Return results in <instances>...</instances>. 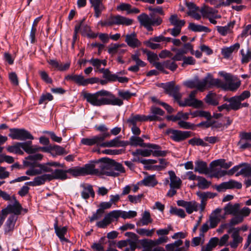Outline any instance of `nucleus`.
<instances>
[{
  "mask_svg": "<svg viewBox=\"0 0 251 251\" xmlns=\"http://www.w3.org/2000/svg\"><path fill=\"white\" fill-rule=\"evenodd\" d=\"M188 28L191 30L195 32H205L209 31V29L206 26L201 25H196L194 23H191L189 24Z\"/></svg>",
  "mask_w": 251,
  "mask_h": 251,
  "instance_id": "46",
  "label": "nucleus"
},
{
  "mask_svg": "<svg viewBox=\"0 0 251 251\" xmlns=\"http://www.w3.org/2000/svg\"><path fill=\"white\" fill-rule=\"evenodd\" d=\"M165 68L168 69L172 71H175L177 68V64L174 60H167L164 61Z\"/></svg>",
  "mask_w": 251,
  "mask_h": 251,
  "instance_id": "63",
  "label": "nucleus"
},
{
  "mask_svg": "<svg viewBox=\"0 0 251 251\" xmlns=\"http://www.w3.org/2000/svg\"><path fill=\"white\" fill-rule=\"evenodd\" d=\"M197 93V90L192 91L188 98L184 99L183 101L180 100L179 105L181 106H192L195 108H200L203 106V103L201 100L195 99V96Z\"/></svg>",
  "mask_w": 251,
  "mask_h": 251,
  "instance_id": "15",
  "label": "nucleus"
},
{
  "mask_svg": "<svg viewBox=\"0 0 251 251\" xmlns=\"http://www.w3.org/2000/svg\"><path fill=\"white\" fill-rule=\"evenodd\" d=\"M92 7H93L95 11V16L97 18L100 17L102 11L105 9V7L102 2L94 5Z\"/></svg>",
  "mask_w": 251,
  "mask_h": 251,
  "instance_id": "60",
  "label": "nucleus"
},
{
  "mask_svg": "<svg viewBox=\"0 0 251 251\" xmlns=\"http://www.w3.org/2000/svg\"><path fill=\"white\" fill-rule=\"evenodd\" d=\"M240 229L239 227H232L228 230V233H231L232 240L228 244L231 248L236 249L243 240V238L239 234Z\"/></svg>",
  "mask_w": 251,
  "mask_h": 251,
  "instance_id": "17",
  "label": "nucleus"
},
{
  "mask_svg": "<svg viewBox=\"0 0 251 251\" xmlns=\"http://www.w3.org/2000/svg\"><path fill=\"white\" fill-rule=\"evenodd\" d=\"M80 187L82 188L81 191V197L84 199H88L90 196L94 197L95 192L92 186L88 184H81Z\"/></svg>",
  "mask_w": 251,
  "mask_h": 251,
  "instance_id": "31",
  "label": "nucleus"
},
{
  "mask_svg": "<svg viewBox=\"0 0 251 251\" xmlns=\"http://www.w3.org/2000/svg\"><path fill=\"white\" fill-rule=\"evenodd\" d=\"M32 142L26 141L25 142H18L15 145L9 146L7 148V151L12 153L22 155L24 154L23 149L26 153L30 154V144Z\"/></svg>",
  "mask_w": 251,
  "mask_h": 251,
  "instance_id": "13",
  "label": "nucleus"
},
{
  "mask_svg": "<svg viewBox=\"0 0 251 251\" xmlns=\"http://www.w3.org/2000/svg\"><path fill=\"white\" fill-rule=\"evenodd\" d=\"M155 229H148L144 228H140L136 229V232L143 236L151 237L152 236Z\"/></svg>",
  "mask_w": 251,
  "mask_h": 251,
  "instance_id": "55",
  "label": "nucleus"
},
{
  "mask_svg": "<svg viewBox=\"0 0 251 251\" xmlns=\"http://www.w3.org/2000/svg\"><path fill=\"white\" fill-rule=\"evenodd\" d=\"M33 154L29 155L27 158L26 159L27 161H29L31 162L33 165H34L35 164H37L35 162L36 161H40L43 158V155L40 153H32ZM25 161L24 163L25 164Z\"/></svg>",
  "mask_w": 251,
  "mask_h": 251,
  "instance_id": "54",
  "label": "nucleus"
},
{
  "mask_svg": "<svg viewBox=\"0 0 251 251\" xmlns=\"http://www.w3.org/2000/svg\"><path fill=\"white\" fill-rule=\"evenodd\" d=\"M147 121V119L146 116L144 115L132 114L127 120V123L128 124L129 126H130L131 125H136L137 122H142Z\"/></svg>",
  "mask_w": 251,
  "mask_h": 251,
  "instance_id": "36",
  "label": "nucleus"
},
{
  "mask_svg": "<svg viewBox=\"0 0 251 251\" xmlns=\"http://www.w3.org/2000/svg\"><path fill=\"white\" fill-rule=\"evenodd\" d=\"M167 134L170 138L176 142L184 141L191 136V132L189 131H181L177 129H168Z\"/></svg>",
  "mask_w": 251,
  "mask_h": 251,
  "instance_id": "12",
  "label": "nucleus"
},
{
  "mask_svg": "<svg viewBox=\"0 0 251 251\" xmlns=\"http://www.w3.org/2000/svg\"><path fill=\"white\" fill-rule=\"evenodd\" d=\"M200 11L203 18H207L211 17H214L215 14L217 12V11L216 9L209 7L201 8Z\"/></svg>",
  "mask_w": 251,
  "mask_h": 251,
  "instance_id": "43",
  "label": "nucleus"
},
{
  "mask_svg": "<svg viewBox=\"0 0 251 251\" xmlns=\"http://www.w3.org/2000/svg\"><path fill=\"white\" fill-rule=\"evenodd\" d=\"M194 171L200 174H207L209 173L206 162L201 160H198L195 162Z\"/></svg>",
  "mask_w": 251,
  "mask_h": 251,
  "instance_id": "27",
  "label": "nucleus"
},
{
  "mask_svg": "<svg viewBox=\"0 0 251 251\" xmlns=\"http://www.w3.org/2000/svg\"><path fill=\"white\" fill-rule=\"evenodd\" d=\"M226 101L229 103L228 104L229 110L232 109L236 111L241 108L242 101L237 96L228 98L226 100Z\"/></svg>",
  "mask_w": 251,
  "mask_h": 251,
  "instance_id": "33",
  "label": "nucleus"
},
{
  "mask_svg": "<svg viewBox=\"0 0 251 251\" xmlns=\"http://www.w3.org/2000/svg\"><path fill=\"white\" fill-rule=\"evenodd\" d=\"M240 48V44L236 43L235 44L229 47H224L222 49L221 53L225 58H228L234 51H237Z\"/></svg>",
  "mask_w": 251,
  "mask_h": 251,
  "instance_id": "34",
  "label": "nucleus"
},
{
  "mask_svg": "<svg viewBox=\"0 0 251 251\" xmlns=\"http://www.w3.org/2000/svg\"><path fill=\"white\" fill-rule=\"evenodd\" d=\"M209 172L211 173L210 177H214L216 178L222 177L227 174V172L225 170H222V167L218 166H212Z\"/></svg>",
  "mask_w": 251,
  "mask_h": 251,
  "instance_id": "38",
  "label": "nucleus"
},
{
  "mask_svg": "<svg viewBox=\"0 0 251 251\" xmlns=\"http://www.w3.org/2000/svg\"><path fill=\"white\" fill-rule=\"evenodd\" d=\"M119 217L124 219H131L137 216V212L135 211L129 210L128 211L118 210Z\"/></svg>",
  "mask_w": 251,
  "mask_h": 251,
  "instance_id": "48",
  "label": "nucleus"
},
{
  "mask_svg": "<svg viewBox=\"0 0 251 251\" xmlns=\"http://www.w3.org/2000/svg\"><path fill=\"white\" fill-rule=\"evenodd\" d=\"M168 174L170 180V187L179 189L182 183L181 180L176 175L173 171H169Z\"/></svg>",
  "mask_w": 251,
  "mask_h": 251,
  "instance_id": "32",
  "label": "nucleus"
},
{
  "mask_svg": "<svg viewBox=\"0 0 251 251\" xmlns=\"http://www.w3.org/2000/svg\"><path fill=\"white\" fill-rule=\"evenodd\" d=\"M234 216L230 219L229 223L227 224L231 228H232L233 226L242 223L244 220L243 216H241V215H239V214Z\"/></svg>",
  "mask_w": 251,
  "mask_h": 251,
  "instance_id": "52",
  "label": "nucleus"
},
{
  "mask_svg": "<svg viewBox=\"0 0 251 251\" xmlns=\"http://www.w3.org/2000/svg\"><path fill=\"white\" fill-rule=\"evenodd\" d=\"M67 172L74 176L91 175L95 172V166L92 163L86 164L82 167H75L68 170Z\"/></svg>",
  "mask_w": 251,
  "mask_h": 251,
  "instance_id": "6",
  "label": "nucleus"
},
{
  "mask_svg": "<svg viewBox=\"0 0 251 251\" xmlns=\"http://www.w3.org/2000/svg\"><path fill=\"white\" fill-rule=\"evenodd\" d=\"M178 206L185 208L186 212L190 214L193 212L198 211L200 207V204L195 201H185L184 200H178L177 201Z\"/></svg>",
  "mask_w": 251,
  "mask_h": 251,
  "instance_id": "19",
  "label": "nucleus"
},
{
  "mask_svg": "<svg viewBox=\"0 0 251 251\" xmlns=\"http://www.w3.org/2000/svg\"><path fill=\"white\" fill-rule=\"evenodd\" d=\"M150 111V114L146 116L147 121H160L161 120L160 117L163 116L164 113L161 109L156 106L151 107Z\"/></svg>",
  "mask_w": 251,
  "mask_h": 251,
  "instance_id": "23",
  "label": "nucleus"
},
{
  "mask_svg": "<svg viewBox=\"0 0 251 251\" xmlns=\"http://www.w3.org/2000/svg\"><path fill=\"white\" fill-rule=\"evenodd\" d=\"M67 172L61 169H56L52 172L51 179L53 178L65 179L67 178L66 173Z\"/></svg>",
  "mask_w": 251,
  "mask_h": 251,
  "instance_id": "44",
  "label": "nucleus"
},
{
  "mask_svg": "<svg viewBox=\"0 0 251 251\" xmlns=\"http://www.w3.org/2000/svg\"><path fill=\"white\" fill-rule=\"evenodd\" d=\"M120 136H117L114 138L113 139L106 142H102L100 145V147L102 148H112V147H125L127 145V144L123 141L120 140Z\"/></svg>",
  "mask_w": 251,
  "mask_h": 251,
  "instance_id": "24",
  "label": "nucleus"
},
{
  "mask_svg": "<svg viewBox=\"0 0 251 251\" xmlns=\"http://www.w3.org/2000/svg\"><path fill=\"white\" fill-rule=\"evenodd\" d=\"M169 21L171 25L176 26H183L185 22L183 20H179L177 18V16L176 15H172L170 18H169Z\"/></svg>",
  "mask_w": 251,
  "mask_h": 251,
  "instance_id": "51",
  "label": "nucleus"
},
{
  "mask_svg": "<svg viewBox=\"0 0 251 251\" xmlns=\"http://www.w3.org/2000/svg\"><path fill=\"white\" fill-rule=\"evenodd\" d=\"M240 204L239 203H235L232 204L231 203H228L224 207V215H236L239 214Z\"/></svg>",
  "mask_w": 251,
  "mask_h": 251,
  "instance_id": "28",
  "label": "nucleus"
},
{
  "mask_svg": "<svg viewBox=\"0 0 251 251\" xmlns=\"http://www.w3.org/2000/svg\"><path fill=\"white\" fill-rule=\"evenodd\" d=\"M99 164V169H95V173L100 172L102 175L107 176H117V174L113 171L112 160L103 158L100 160Z\"/></svg>",
  "mask_w": 251,
  "mask_h": 251,
  "instance_id": "4",
  "label": "nucleus"
},
{
  "mask_svg": "<svg viewBox=\"0 0 251 251\" xmlns=\"http://www.w3.org/2000/svg\"><path fill=\"white\" fill-rule=\"evenodd\" d=\"M189 144L192 146H201L202 147H207L208 143L204 141V139L193 138L188 141Z\"/></svg>",
  "mask_w": 251,
  "mask_h": 251,
  "instance_id": "53",
  "label": "nucleus"
},
{
  "mask_svg": "<svg viewBox=\"0 0 251 251\" xmlns=\"http://www.w3.org/2000/svg\"><path fill=\"white\" fill-rule=\"evenodd\" d=\"M129 145L132 146H140L151 149H156L158 148L156 144L150 143H144L143 140L140 137L132 136L129 139Z\"/></svg>",
  "mask_w": 251,
  "mask_h": 251,
  "instance_id": "22",
  "label": "nucleus"
},
{
  "mask_svg": "<svg viewBox=\"0 0 251 251\" xmlns=\"http://www.w3.org/2000/svg\"><path fill=\"white\" fill-rule=\"evenodd\" d=\"M241 183L234 180H229L228 181L224 182L215 186L216 189L218 192H223L226 189H240L242 188Z\"/></svg>",
  "mask_w": 251,
  "mask_h": 251,
  "instance_id": "21",
  "label": "nucleus"
},
{
  "mask_svg": "<svg viewBox=\"0 0 251 251\" xmlns=\"http://www.w3.org/2000/svg\"><path fill=\"white\" fill-rule=\"evenodd\" d=\"M198 183L197 184L199 188L201 189H205L209 187L211 182L207 181L205 178L198 176L197 178Z\"/></svg>",
  "mask_w": 251,
  "mask_h": 251,
  "instance_id": "50",
  "label": "nucleus"
},
{
  "mask_svg": "<svg viewBox=\"0 0 251 251\" xmlns=\"http://www.w3.org/2000/svg\"><path fill=\"white\" fill-rule=\"evenodd\" d=\"M66 80H71L75 82L78 85L86 86L89 84H93L98 83L99 79L97 77H91L89 78H85L81 75L71 74L66 75L65 77Z\"/></svg>",
  "mask_w": 251,
  "mask_h": 251,
  "instance_id": "3",
  "label": "nucleus"
},
{
  "mask_svg": "<svg viewBox=\"0 0 251 251\" xmlns=\"http://www.w3.org/2000/svg\"><path fill=\"white\" fill-rule=\"evenodd\" d=\"M12 200L13 204H10L6 207V208L2 210L1 212L3 215H7L8 213H14V215H18L20 214L22 207L19 202L16 200L15 197L13 196Z\"/></svg>",
  "mask_w": 251,
  "mask_h": 251,
  "instance_id": "20",
  "label": "nucleus"
},
{
  "mask_svg": "<svg viewBox=\"0 0 251 251\" xmlns=\"http://www.w3.org/2000/svg\"><path fill=\"white\" fill-rule=\"evenodd\" d=\"M219 244V239L217 237L211 238L205 247L207 251H211V250Z\"/></svg>",
  "mask_w": 251,
  "mask_h": 251,
  "instance_id": "62",
  "label": "nucleus"
},
{
  "mask_svg": "<svg viewBox=\"0 0 251 251\" xmlns=\"http://www.w3.org/2000/svg\"><path fill=\"white\" fill-rule=\"evenodd\" d=\"M25 165L29 167H38L39 168V170L41 172V174L44 173L52 172L53 170L51 168L49 162L46 164H35L33 165L29 161L25 162Z\"/></svg>",
  "mask_w": 251,
  "mask_h": 251,
  "instance_id": "35",
  "label": "nucleus"
},
{
  "mask_svg": "<svg viewBox=\"0 0 251 251\" xmlns=\"http://www.w3.org/2000/svg\"><path fill=\"white\" fill-rule=\"evenodd\" d=\"M243 167H242L240 171L238 172L235 176H242L244 177H251V166L248 164H244Z\"/></svg>",
  "mask_w": 251,
  "mask_h": 251,
  "instance_id": "42",
  "label": "nucleus"
},
{
  "mask_svg": "<svg viewBox=\"0 0 251 251\" xmlns=\"http://www.w3.org/2000/svg\"><path fill=\"white\" fill-rule=\"evenodd\" d=\"M210 165L211 166H220L225 169H228L232 165V163L231 162H225L224 160L219 159L213 161Z\"/></svg>",
  "mask_w": 251,
  "mask_h": 251,
  "instance_id": "49",
  "label": "nucleus"
},
{
  "mask_svg": "<svg viewBox=\"0 0 251 251\" xmlns=\"http://www.w3.org/2000/svg\"><path fill=\"white\" fill-rule=\"evenodd\" d=\"M177 124L180 128L185 129H194L196 126L195 124L184 120L178 121Z\"/></svg>",
  "mask_w": 251,
  "mask_h": 251,
  "instance_id": "58",
  "label": "nucleus"
},
{
  "mask_svg": "<svg viewBox=\"0 0 251 251\" xmlns=\"http://www.w3.org/2000/svg\"><path fill=\"white\" fill-rule=\"evenodd\" d=\"M173 230V227L171 225H168L166 228H160L156 230V234L158 236H167L169 232Z\"/></svg>",
  "mask_w": 251,
  "mask_h": 251,
  "instance_id": "59",
  "label": "nucleus"
},
{
  "mask_svg": "<svg viewBox=\"0 0 251 251\" xmlns=\"http://www.w3.org/2000/svg\"><path fill=\"white\" fill-rule=\"evenodd\" d=\"M54 228L56 235L58 237L61 242H67L68 240L65 237L67 233V228L66 226L58 227L57 222L56 221L54 224Z\"/></svg>",
  "mask_w": 251,
  "mask_h": 251,
  "instance_id": "30",
  "label": "nucleus"
},
{
  "mask_svg": "<svg viewBox=\"0 0 251 251\" xmlns=\"http://www.w3.org/2000/svg\"><path fill=\"white\" fill-rule=\"evenodd\" d=\"M205 100L207 103L212 105H217L218 104L217 100L215 99V95L212 93L207 95Z\"/></svg>",
  "mask_w": 251,
  "mask_h": 251,
  "instance_id": "61",
  "label": "nucleus"
},
{
  "mask_svg": "<svg viewBox=\"0 0 251 251\" xmlns=\"http://www.w3.org/2000/svg\"><path fill=\"white\" fill-rule=\"evenodd\" d=\"M83 96L88 102L95 106L104 105L120 106L123 104V101L121 99L104 90L99 91L95 93H84Z\"/></svg>",
  "mask_w": 251,
  "mask_h": 251,
  "instance_id": "1",
  "label": "nucleus"
},
{
  "mask_svg": "<svg viewBox=\"0 0 251 251\" xmlns=\"http://www.w3.org/2000/svg\"><path fill=\"white\" fill-rule=\"evenodd\" d=\"M48 63L51 65L53 68L61 72L65 71L68 70L71 64L70 62H68L63 65L60 62L55 59H50L48 60Z\"/></svg>",
  "mask_w": 251,
  "mask_h": 251,
  "instance_id": "26",
  "label": "nucleus"
},
{
  "mask_svg": "<svg viewBox=\"0 0 251 251\" xmlns=\"http://www.w3.org/2000/svg\"><path fill=\"white\" fill-rule=\"evenodd\" d=\"M138 20L141 25L144 26L148 31L152 30L151 27L152 15L149 16L145 13H142L138 16Z\"/></svg>",
  "mask_w": 251,
  "mask_h": 251,
  "instance_id": "25",
  "label": "nucleus"
},
{
  "mask_svg": "<svg viewBox=\"0 0 251 251\" xmlns=\"http://www.w3.org/2000/svg\"><path fill=\"white\" fill-rule=\"evenodd\" d=\"M158 148L154 149L148 148L146 149H138L132 152L134 156L141 155L144 157H148L152 154L154 156H164L166 154V151H161L160 147L157 145Z\"/></svg>",
  "mask_w": 251,
  "mask_h": 251,
  "instance_id": "11",
  "label": "nucleus"
},
{
  "mask_svg": "<svg viewBox=\"0 0 251 251\" xmlns=\"http://www.w3.org/2000/svg\"><path fill=\"white\" fill-rule=\"evenodd\" d=\"M163 88L166 93L173 97L175 100L179 104L182 96L179 92L180 86H176L174 81H170L163 84Z\"/></svg>",
  "mask_w": 251,
  "mask_h": 251,
  "instance_id": "8",
  "label": "nucleus"
},
{
  "mask_svg": "<svg viewBox=\"0 0 251 251\" xmlns=\"http://www.w3.org/2000/svg\"><path fill=\"white\" fill-rule=\"evenodd\" d=\"M125 42L129 47L133 48L138 47L141 45V42L137 38L135 32L127 34L126 36Z\"/></svg>",
  "mask_w": 251,
  "mask_h": 251,
  "instance_id": "29",
  "label": "nucleus"
},
{
  "mask_svg": "<svg viewBox=\"0 0 251 251\" xmlns=\"http://www.w3.org/2000/svg\"><path fill=\"white\" fill-rule=\"evenodd\" d=\"M9 136L12 139L19 140H33V136L27 130L24 128H13L10 129Z\"/></svg>",
  "mask_w": 251,
  "mask_h": 251,
  "instance_id": "10",
  "label": "nucleus"
},
{
  "mask_svg": "<svg viewBox=\"0 0 251 251\" xmlns=\"http://www.w3.org/2000/svg\"><path fill=\"white\" fill-rule=\"evenodd\" d=\"M110 134L108 132H104L92 138H84L81 140V143L86 146H92L97 144V146L100 147V144L105 138L109 137Z\"/></svg>",
  "mask_w": 251,
  "mask_h": 251,
  "instance_id": "16",
  "label": "nucleus"
},
{
  "mask_svg": "<svg viewBox=\"0 0 251 251\" xmlns=\"http://www.w3.org/2000/svg\"><path fill=\"white\" fill-rule=\"evenodd\" d=\"M52 146L47 145L46 147H39L37 145H32L30 144V154L36 153L37 152L42 151L45 152H50L52 151Z\"/></svg>",
  "mask_w": 251,
  "mask_h": 251,
  "instance_id": "40",
  "label": "nucleus"
},
{
  "mask_svg": "<svg viewBox=\"0 0 251 251\" xmlns=\"http://www.w3.org/2000/svg\"><path fill=\"white\" fill-rule=\"evenodd\" d=\"M152 222V219L151 218L150 213L148 211H145L143 213L142 218L140 221L137 222V226H144L149 225Z\"/></svg>",
  "mask_w": 251,
  "mask_h": 251,
  "instance_id": "41",
  "label": "nucleus"
},
{
  "mask_svg": "<svg viewBox=\"0 0 251 251\" xmlns=\"http://www.w3.org/2000/svg\"><path fill=\"white\" fill-rule=\"evenodd\" d=\"M132 23L130 19L118 15L110 16L101 23L102 26H112L113 25H129Z\"/></svg>",
  "mask_w": 251,
  "mask_h": 251,
  "instance_id": "2",
  "label": "nucleus"
},
{
  "mask_svg": "<svg viewBox=\"0 0 251 251\" xmlns=\"http://www.w3.org/2000/svg\"><path fill=\"white\" fill-rule=\"evenodd\" d=\"M141 243L142 244L143 246H146V247L150 248L151 249V247H154L157 245H158L157 244L156 240H148V239H143L141 241Z\"/></svg>",
  "mask_w": 251,
  "mask_h": 251,
  "instance_id": "64",
  "label": "nucleus"
},
{
  "mask_svg": "<svg viewBox=\"0 0 251 251\" xmlns=\"http://www.w3.org/2000/svg\"><path fill=\"white\" fill-rule=\"evenodd\" d=\"M118 210H113L106 214L104 218L96 223V226L99 228H105L114 221H117L119 218Z\"/></svg>",
  "mask_w": 251,
  "mask_h": 251,
  "instance_id": "14",
  "label": "nucleus"
},
{
  "mask_svg": "<svg viewBox=\"0 0 251 251\" xmlns=\"http://www.w3.org/2000/svg\"><path fill=\"white\" fill-rule=\"evenodd\" d=\"M140 183L146 186L153 187L157 183V181L154 175H151L145 177Z\"/></svg>",
  "mask_w": 251,
  "mask_h": 251,
  "instance_id": "45",
  "label": "nucleus"
},
{
  "mask_svg": "<svg viewBox=\"0 0 251 251\" xmlns=\"http://www.w3.org/2000/svg\"><path fill=\"white\" fill-rule=\"evenodd\" d=\"M234 24L235 22L233 21L224 26H217L216 28L217 31L221 35L226 36V34L231 32Z\"/></svg>",
  "mask_w": 251,
  "mask_h": 251,
  "instance_id": "39",
  "label": "nucleus"
},
{
  "mask_svg": "<svg viewBox=\"0 0 251 251\" xmlns=\"http://www.w3.org/2000/svg\"><path fill=\"white\" fill-rule=\"evenodd\" d=\"M112 168L113 171L116 174H117V176L121 173H123L125 172V170L123 166L119 163L114 162L112 160Z\"/></svg>",
  "mask_w": 251,
  "mask_h": 251,
  "instance_id": "56",
  "label": "nucleus"
},
{
  "mask_svg": "<svg viewBox=\"0 0 251 251\" xmlns=\"http://www.w3.org/2000/svg\"><path fill=\"white\" fill-rule=\"evenodd\" d=\"M172 39L171 37H166L163 35H160L150 38L148 40L146 41L144 43L148 47L152 50L161 49L162 47L160 44V42L166 43L171 41L172 42Z\"/></svg>",
  "mask_w": 251,
  "mask_h": 251,
  "instance_id": "7",
  "label": "nucleus"
},
{
  "mask_svg": "<svg viewBox=\"0 0 251 251\" xmlns=\"http://www.w3.org/2000/svg\"><path fill=\"white\" fill-rule=\"evenodd\" d=\"M242 55L241 62L243 63H246L251 60V50L248 49L246 52H244L243 49L240 50Z\"/></svg>",
  "mask_w": 251,
  "mask_h": 251,
  "instance_id": "57",
  "label": "nucleus"
},
{
  "mask_svg": "<svg viewBox=\"0 0 251 251\" xmlns=\"http://www.w3.org/2000/svg\"><path fill=\"white\" fill-rule=\"evenodd\" d=\"M196 88L201 91L207 88L216 87V78H214L210 74H207L202 80H200L198 77H196Z\"/></svg>",
  "mask_w": 251,
  "mask_h": 251,
  "instance_id": "9",
  "label": "nucleus"
},
{
  "mask_svg": "<svg viewBox=\"0 0 251 251\" xmlns=\"http://www.w3.org/2000/svg\"><path fill=\"white\" fill-rule=\"evenodd\" d=\"M34 179L36 185L39 186L44 184L46 180H51V175L50 174H44L38 176Z\"/></svg>",
  "mask_w": 251,
  "mask_h": 251,
  "instance_id": "47",
  "label": "nucleus"
},
{
  "mask_svg": "<svg viewBox=\"0 0 251 251\" xmlns=\"http://www.w3.org/2000/svg\"><path fill=\"white\" fill-rule=\"evenodd\" d=\"M225 79L226 82L225 83L221 80L216 78V87L221 88L224 90H229L234 91L240 86L241 81L237 80L233 81L231 79V76L225 75Z\"/></svg>",
  "mask_w": 251,
  "mask_h": 251,
  "instance_id": "5",
  "label": "nucleus"
},
{
  "mask_svg": "<svg viewBox=\"0 0 251 251\" xmlns=\"http://www.w3.org/2000/svg\"><path fill=\"white\" fill-rule=\"evenodd\" d=\"M17 219V217L16 215H11L9 217L4 226L5 233H8L14 229Z\"/></svg>",
  "mask_w": 251,
  "mask_h": 251,
  "instance_id": "37",
  "label": "nucleus"
},
{
  "mask_svg": "<svg viewBox=\"0 0 251 251\" xmlns=\"http://www.w3.org/2000/svg\"><path fill=\"white\" fill-rule=\"evenodd\" d=\"M225 218V216L222 214V209L217 208L212 212L209 218V226L210 228H214L220 223L221 220Z\"/></svg>",
  "mask_w": 251,
  "mask_h": 251,
  "instance_id": "18",
  "label": "nucleus"
}]
</instances>
